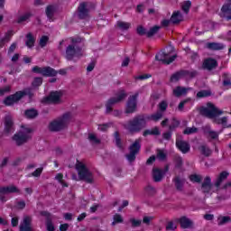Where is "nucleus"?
Returning a JSON list of instances; mask_svg holds the SVG:
<instances>
[{"label":"nucleus","instance_id":"5701e85b","mask_svg":"<svg viewBox=\"0 0 231 231\" xmlns=\"http://www.w3.org/2000/svg\"><path fill=\"white\" fill-rule=\"evenodd\" d=\"M116 105V97H111L106 103V115H111L113 113V107Z\"/></svg>","mask_w":231,"mask_h":231},{"label":"nucleus","instance_id":"864d4df0","mask_svg":"<svg viewBox=\"0 0 231 231\" xmlns=\"http://www.w3.org/2000/svg\"><path fill=\"white\" fill-rule=\"evenodd\" d=\"M14 36V32L13 31H8L7 32H5V35L4 38H2L4 41H5L6 42H10V41L12 40V37Z\"/></svg>","mask_w":231,"mask_h":231},{"label":"nucleus","instance_id":"423d86ee","mask_svg":"<svg viewBox=\"0 0 231 231\" xmlns=\"http://www.w3.org/2000/svg\"><path fill=\"white\" fill-rule=\"evenodd\" d=\"M174 51V48L168 47L165 51H160L156 56V60L162 62V64H171L176 60V55L172 54Z\"/></svg>","mask_w":231,"mask_h":231},{"label":"nucleus","instance_id":"ea45409f","mask_svg":"<svg viewBox=\"0 0 231 231\" xmlns=\"http://www.w3.org/2000/svg\"><path fill=\"white\" fill-rule=\"evenodd\" d=\"M160 30V26H153L152 27L149 32H146L147 37H152L153 35H156Z\"/></svg>","mask_w":231,"mask_h":231},{"label":"nucleus","instance_id":"9b49d317","mask_svg":"<svg viewBox=\"0 0 231 231\" xmlns=\"http://www.w3.org/2000/svg\"><path fill=\"white\" fill-rule=\"evenodd\" d=\"M19 100H22L21 94L19 93V91H16L14 94L6 97L4 99L3 104L4 106H14V104H17Z\"/></svg>","mask_w":231,"mask_h":231},{"label":"nucleus","instance_id":"473e14b6","mask_svg":"<svg viewBox=\"0 0 231 231\" xmlns=\"http://www.w3.org/2000/svg\"><path fill=\"white\" fill-rule=\"evenodd\" d=\"M205 133L212 140H216V139L219 138V133L211 130L210 127H208V126H206Z\"/></svg>","mask_w":231,"mask_h":231},{"label":"nucleus","instance_id":"dca6fc26","mask_svg":"<svg viewBox=\"0 0 231 231\" xmlns=\"http://www.w3.org/2000/svg\"><path fill=\"white\" fill-rule=\"evenodd\" d=\"M176 147L182 152L183 154H187L189 151H190V144L187 143L186 141H183L180 138H177L176 140Z\"/></svg>","mask_w":231,"mask_h":231},{"label":"nucleus","instance_id":"f3484780","mask_svg":"<svg viewBox=\"0 0 231 231\" xmlns=\"http://www.w3.org/2000/svg\"><path fill=\"white\" fill-rule=\"evenodd\" d=\"M0 194H21V189L14 185L0 187Z\"/></svg>","mask_w":231,"mask_h":231},{"label":"nucleus","instance_id":"2eb2a0df","mask_svg":"<svg viewBox=\"0 0 231 231\" xmlns=\"http://www.w3.org/2000/svg\"><path fill=\"white\" fill-rule=\"evenodd\" d=\"M40 215L46 217V228L47 231H55V226H53V221L51 220V213L48 211H41Z\"/></svg>","mask_w":231,"mask_h":231},{"label":"nucleus","instance_id":"13d9d810","mask_svg":"<svg viewBox=\"0 0 231 231\" xmlns=\"http://www.w3.org/2000/svg\"><path fill=\"white\" fill-rule=\"evenodd\" d=\"M190 181H193L194 183H199L201 181V176L199 175H191L189 177Z\"/></svg>","mask_w":231,"mask_h":231},{"label":"nucleus","instance_id":"7c9ffc66","mask_svg":"<svg viewBox=\"0 0 231 231\" xmlns=\"http://www.w3.org/2000/svg\"><path fill=\"white\" fill-rule=\"evenodd\" d=\"M190 90V88L177 87L173 89V95L175 97H181L182 95H187V93Z\"/></svg>","mask_w":231,"mask_h":231},{"label":"nucleus","instance_id":"bf43d9fd","mask_svg":"<svg viewBox=\"0 0 231 231\" xmlns=\"http://www.w3.org/2000/svg\"><path fill=\"white\" fill-rule=\"evenodd\" d=\"M16 49H17V42H13L8 49V54L10 55L11 53H14Z\"/></svg>","mask_w":231,"mask_h":231},{"label":"nucleus","instance_id":"0eeeda50","mask_svg":"<svg viewBox=\"0 0 231 231\" xmlns=\"http://www.w3.org/2000/svg\"><path fill=\"white\" fill-rule=\"evenodd\" d=\"M32 73H37L38 75H42V77H57L58 71L51 67H39L34 66L32 69Z\"/></svg>","mask_w":231,"mask_h":231},{"label":"nucleus","instance_id":"b1692460","mask_svg":"<svg viewBox=\"0 0 231 231\" xmlns=\"http://www.w3.org/2000/svg\"><path fill=\"white\" fill-rule=\"evenodd\" d=\"M179 223H180L181 228H192V226L194 225L192 220H190V218H189L187 217H181L179 219Z\"/></svg>","mask_w":231,"mask_h":231},{"label":"nucleus","instance_id":"f8f14e48","mask_svg":"<svg viewBox=\"0 0 231 231\" xmlns=\"http://www.w3.org/2000/svg\"><path fill=\"white\" fill-rule=\"evenodd\" d=\"M78 17L79 19L84 20L89 17V9H88V4L82 2L78 7Z\"/></svg>","mask_w":231,"mask_h":231},{"label":"nucleus","instance_id":"09e8293b","mask_svg":"<svg viewBox=\"0 0 231 231\" xmlns=\"http://www.w3.org/2000/svg\"><path fill=\"white\" fill-rule=\"evenodd\" d=\"M183 71L173 74L171 78V82H178L181 77H183Z\"/></svg>","mask_w":231,"mask_h":231},{"label":"nucleus","instance_id":"4be33fe9","mask_svg":"<svg viewBox=\"0 0 231 231\" xmlns=\"http://www.w3.org/2000/svg\"><path fill=\"white\" fill-rule=\"evenodd\" d=\"M4 125H5L4 132L6 134H10V133H12V130L14 129V121L12 120V117L6 116L5 118Z\"/></svg>","mask_w":231,"mask_h":231},{"label":"nucleus","instance_id":"cd10ccee","mask_svg":"<svg viewBox=\"0 0 231 231\" xmlns=\"http://www.w3.org/2000/svg\"><path fill=\"white\" fill-rule=\"evenodd\" d=\"M25 118L29 120H33V118H37L39 116V112L34 108H30L24 111Z\"/></svg>","mask_w":231,"mask_h":231},{"label":"nucleus","instance_id":"c756f323","mask_svg":"<svg viewBox=\"0 0 231 231\" xmlns=\"http://www.w3.org/2000/svg\"><path fill=\"white\" fill-rule=\"evenodd\" d=\"M26 42H25V46L27 48L32 49L33 46H35V37H33V34L32 32H29L26 34Z\"/></svg>","mask_w":231,"mask_h":231},{"label":"nucleus","instance_id":"c9c22d12","mask_svg":"<svg viewBox=\"0 0 231 231\" xmlns=\"http://www.w3.org/2000/svg\"><path fill=\"white\" fill-rule=\"evenodd\" d=\"M44 171V168L40 167L37 168L34 171L27 175V178H41V174H42V171Z\"/></svg>","mask_w":231,"mask_h":231},{"label":"nucleus","instance_id":"9d476101","mask_svg":"<svg viewBox=\"0 0 231 231\" xmlns=\"http://www.w3.org/2000/svg\"><path fill=\"white\" fill-rule=\"evenodd\" d=\"M137 106H138V93L134 94L128 97L125 113L127 114L136 113Z\"/></svg>","mask_w":231,"mask_h":231},{"label":"nucleus","instance_id":"4c0bfd02","mask_svg":"<svg viewBox=\"0 0 231 231\" xmlns=\"http://www.w3.org/2000/svg\"><path fill=\"white\" fill-rule=\"evenodd\" d=\"M32 15V13H25L23 15H21L17 20L18 24L28 21Z\"/></svg>","mask_w":231,"mask_h":231},{"label":"nucleus","instance_id":"ddd939ff","mask_svg":"<svg viewBox=\"0 0 231 231\" xmlns=\"http://www.w3.org/2000/svg\"><path fill=\"white\" fill-rule=\"evenodd\" d=\"M13 140L16 143V145L21 146L30 140V135L23 132H18L13 136Z\"/></svg>","mask_w":231,"mask_h":231},{"label":"nucleus","instance_id":"338daca9","mask_svg":"<svg viewBox=\"0 0 231 231\" xmlns=\"http://www.w3.org/2000/svg\"><path fill=\"white\" fill-rule=\"evenodd\" d=\"M137 33L139 35H145V33L147 32H145V29L143 26H139L137 27Z\"/></svg>","mask_w":231,"mask_h":231},{"label":"nucleus","instance_id":"4468645a","mask_svg":"<svg viewBox=\"0 0 231 231\" xmlns=\"http://www.w3.org/2000/svg\"><path fill=\"white\" fill-rule=\"evenodd\" d=\"M221 17L227 21L231 19V0H226L221 8Z\"/></svg>","mask_w":231,"mask_h":231},{"label":"nucleus","instance_id":"052dcab7","mask_svg":"<svg viewBox=\"0 0 231 231\" xmlns=\"http://www.w3.org/2000/svg\"><path fill=\"white\" fill-rule=\"evenodd\" d=\"M146 79H151V74H143V75L135 77V80H146Z\"/></svg>","mask_w":231,"mask_h":231},{"label":"nucleus","instance_id":"6e6552de","mask_svg":"<svg viewBox=\"0 0 231 231\" xmlns=\"http://www.w3.org/2000/svg\"><path fill=\"white\" fill-rule=\"evenodd\" d=\"M140 143H142V140L137 139L129 147L130 152H129V154L126 155V160L130 163H133V162H134V160H136V154H138V152H140V149L142 147V145Z\"/></svg>","mask_w":231,"mask_h":231},{"label":"nucleus","instance_id":"4d7b16f0","mask_svg":"<svg viewBox=\"0 0 231 231\" xmlns=\"http://www.w3.org/2000/svg\"><path fill=\"white\" fill-rule=\"evenodd\" d=\"M116 146L118 149H120V151H124V148L125 147V143H124V142H122L118 136L116 137Z\"/></svg>","mask_w":231,"mask_h":231},{"label":"nucleus","instance_id":"2f4dec72","mask_svg":"<svg viewBox=\"0 0 231 231\" xmlns=\"http://www.w3.org/2000/svg\"><path fill=\"white\" fill-rule=\"evenodd\" d=\"M206 48H208V50L217 51V50H223V48H225V45L223 43L209 42L206 44Z\"/></svg>","mask_w":231,"mask_h":231},{"label":"nucleus","instance_id":"f704fd0d","mask_svg":"<svg viewBox=\"0 0 231 231\" xmlns=\"http://www.w3.org/2000/svg\"><path fill=\"white\" fill-rule=\"evenodd\" d=\"M174 181H175V187L177 190H183V185L185 184V180L180 177H176L174 179Z\"/></svg>","mask_w":231,"mask_h":231},{"label":"nucleus","instance_id":"0e129e2a","mask_svg":"<svg viewBox=\"0 0 231 231\" xmlns=\"http://www.w3.org/2000/svg\"><path fill=\"white\" fill-rule=\"evenodd\" d=\"M190 99H185L183 101H181L179 106H178V109L179 111H183V107H185V104H187V102H189Z\"/></svg>","mask_w":231,"mask_h":231},{"label":"nucleus","instance_id":"603ef678","mask_svg":"<svg viewBox=\"0 0 231 231\" xmlns=\"http://www.w3.org/2000/svg\"><path fill=\"white\" fill-rule=\"evenodd\" d=\"M167 158V155L163 152V150H158L157 151V159L160 160L161 162H163Z\"/></svg>","mask_w":231,"mask_h":231},{"label":"nucleus","instance_id":"f03ea898","mask_svg":"<svg viewBox=\"0 0 231 231\" xmlns=\"http://www.w3.org/2000/svg\"><path fill=\"white\" fill-rule=\"evenodd\" d=\"M71 44L67 46L65 51V59L67 60H73L75 57H82V48L78 46L79 39L71 38Z\"/></svg>","mask_w":231,"mask_h":231},{"label":"nucleus","instance_id":"8fccbe9b","mask_svg":"<svg viewBox=\"0 0 231 231\" xmlns=\"http://www.w3.org/2000/svg\"><path fill=\"white\" fill-rule=\"evenodd\" d=\"M88 140L92 143H97V144L100 143V139L97 138V135L95 134H89Z\"/></svg>","mask_w":231,"mask_h":231},{"label":"nucleus","instance_id":"aec40b11","mask_svg":"<svg viewBox=\"0 0 231 231\" xmlns=\"http://www.w3.org/2000/svg\"><path fill=\"white\" fill-rule=\"evenodd\" d=\"M201 190L204 194L210 193L212 190V179L210 177H206L201 186Z\"/></svg>","mask_w":231,"mask_h":231},{"label":"nucleus","instance_id":"c03bdc74","mask_svg":"<svg viewBox=\"0 0 231 231\" xmlns=\"http://www.w3.org/2000/svg\"><path fill=\"white\" fill-rule=\"evenodd\" d=\"M190 6H192V3L190 1H186L182 3L181 8L185 14H189Z\"/></svg>","mask_w":231,"mask_h":231},{"label":"nucleus","instance_id":"de8ad7c7","mask_svg":"<svg viewBox=\"0 0 231 231\" xmlns=\"http://www.w3.org/2000/svg\"><path fill=\"white\" fill-rule=\"evenodd\" d=\"M207 97H210V91L208 90H201L197 93V98H205Z\"/></svg>","mask_w":231,"mask_h":231},{"label":"nucleus","instance_id":"69168bd1","mask_svg":"<svg viewBox=\"0 0 231 231\" xmlns=\"http://www.w3.org/2000/svg\"><path fill=\"white\" fill-rule=\"evenodd\" d=\"M10 87H5L4 88H0V97H3L5 93H9Z\"/></svg>","mask_w":231,"mask_h":231},{"label":"nucleus","instance_id":"6e6d98bb","mask_svg":"<svg viewBox=\"0 0 231 231\" xmlns=\"http://www.w3.org/2000/svg\"><path fill=\"white\" fill-rule=\"evenodd\" d=\"M176 228H178V226L172 221L168 222L166 225V230H176Z\"/></svg>","mask_w":231,"mask_h":231},{"label":"nucleus","instance_id":"3c124183","mask_svg":"<svg viewBox=\"0 0 231 231\" xmlns=\"http://www.w3.org/2000/svg\"><path fill=\"white\" fill-rule=\"evenodd\" d=\"M184 134H194V133H198V128L192 126V127H188L184 130Z\"/></svg>","mask_w":231,"mask_h":231},{"label":"nucleus","instance_id":"412c9836","mask_svg":"<svg viewBox=\"0 0 231 231\" xmlns=\"http://www.w3.org/2000/svg\"><path fill=\"white\" fill-rule=\"evenodd\" d=\"M214 124L222 125L223 129H230L231 128V123H228V116L215 118Z\"/></svg>","mask_w":231,"mask_h":231},{"label":"nucleus","instance_id":"f257e3e1","mask_svg":"<svg viewBox=\"0 0 231 231\" xmlns=\"http://www.w3.org/2000/svg\"><path fill=\"white\" fill-rule=\"evenodd\" d=\"M69 120H71V115L69 113H66L62 117H59L58 119L51 121L49 124V130L52 133H59V131L66 129L68 124H69Z\"/></svg>","mask_w":231,"mask_h":231},{"label":"nucleus","instance_id":"e2e57ef3","mask_svg":"<svg viewBox=\"0 0 231 231\" xmlns=\"http://www.w3.org/2000/svg\"><path fill=\"white\" fill-rule=\"evenodd\" d=\"M167 106H168L167 101H162L159 104V109L161 111H166L167 110Z\"/></svg>","mask_w":231,"mask_h":231},{"label":"nucleus","instance_id":"72a5a7b5","mask_svg":"<svg viewBox=\"0 0 231 231\" xmlns=\"http://www.w3.org/2000/svg\"><path fill=\"white\" fill-rule=\"evenodd\" d=\"M162 133L160 132V128L158 127H154L152 128V130H145L143 133V136H149L150 135H153V136H158L160 135Z\"/></svg>","mask_w":231,"mask_h":231},{"label":"nucleus","instance_id":"79ce46f5","mask_svg":"<svg viewBox=\"0 0 231 231\" xmlns=\"http://www.w3.org/2000/svg\"><path fill=\"white\" fill-rule=\"evenodd\" d=\"M48 41H50V37L46 35H42L39 42V45L41 46V48H46V45L48 44Z\"/></svg>","mask_w":231,"mask_h":231},{"label":"nucleus","instance_id":"bb28decb","mask_svg":"<svg viewBox=\"0 0 231 231\" xmlns=\"http://www.w3.org/2000/svg\"><path fill=\"white\" fill-rule=\"evenodd\" d=\"M226 178H228V172L222 171L215 181V187H217V189H219V187H221V183H223V181H225Z\"/></svg>","mask_w":231,"mask_h":231},{"label":"nucleus","instance_id":"a878e982","mask_svg":"<svg viewBox=\"0 0 231 231\" xmlns=\"http://www.w3.org/2000/svg\"><path fill=\"white\" fill-rule=\"evenodd\" d=\"M20 93V97L23 99V97H28L30 100H32L33 98V97H35V93L33 92V89L28 88H25L23 90H20L18 91Z\"/></svg>","mask_w":231,"mask_h":231},{"label":"nucleus","instance_id":"a18cd8bd","mask_svg":"<svg viewBox=\"0 0 231 231\" xmlns=\"http://www.w3.org/2000/svg\"><path fill=\"white\" fill-rule=\"evenodd\" d=\"M200 152H202L204 156H210V154H212V150L205 145H202L200 146Z\"/></svg>","mask_w":231,"mask_h":231},{"label":"nucleus","instance_id":"37998d69","mask_svg":"<svg viewBox=\"0 0 231 231\" xmlns=\"http://www.w3.org/2000/svg\"><path fill=\"white\" fill-rule=\"evenodd\" d=\"M125 97H127V94H125V91L123 89H120L116 95V102H122V100H124Z\"/></svg>","mask_w":231,"mask_h":231},{"label":"nucleus","instance_id":"393cba45","mask_svg":"<svg viewBox=\"0 0 231 231\" xmlns=\"http://www.w3.org/2000/svg\"><path fill=\"white\" fill-rule=\"evenodd\" d=\"M164 174H165V172H163V170H160L158 168H154L152 170V178H153V180L156 182L163 180Z\"/></svg>","mask_w":231,"mask_h":231},{"label":"nucleus","instance_id":"58836bf2","mask_svg":"<svg viewBox=\"0 0 231 231\" xmlns=\"http://www.w3.org/2000/svg\"><path fill=\"white\" fill-rule=\"evenodd\" d=\"M163 116V113L157 112L155 114H152L148 117V120H152L153 122H158L159 120H162V117Z\"/></svg>","mask_w":231,"mask_h":231},{"label":"nucleus","instance_id":"5fc2aeb1","mask_svg":"<svg viewBox=\"0 0 231 231\" xmlns=\"http://www.w3.org/2000/svg\"><path fill=\"white\" fill-rule=\"evenodd\" d=\"M130 223L132 224V226L135 228L136 226H140V225H142V220L136 218H130Z\"/></svg>","mask_w":231,"mask_h":231},{"label":"nucleus","instance_id":"e433bc0d","mask_svg":"<svg viewBox=\"0 0 231 231\" xmlns=\"http://www.w3.org/2000/svg\"><path fill=\"white\" fill-rule=\"evenodd\" d=\"M230 221H231V218L228 216H226V217L220 216L217 218V224L219 226L226 225V223H230Z\"/></svg>","mask_w":231,"mask_h":231},{"label":"nucleus","instance_id":"20e7f679","mask_svg":"<svg viewBox=\"0 0 231 231\" xmlns=\"http://www.w3.org/2000/svg\"><path fill=\"white\" fill-rule=\"evenodd\" d=\"M145 117L143 116H138L133 120L129 121L125 127L130 133H139L143 127H145Z\"/></svg>","mask_w":231,"mask_h":231},{"label":"nucleus","instance_id":"680f3d73","mask_svg":"<svg viewBox=\"0 0 231 231\" xmlns=\"http://www.w3.org/2000/svg\"><path fill=\"white\" fill-rule=\"evenodd\" d=\"M107 129H109V124H103V125H99L98 126V130L102 131V133H106Z\"/></svg>","mask_w":231,"mask_h":231},{"label":"nucleus","instance_id":"7ed1b4c3","mask_svg":"<svg viewBox=\"0 0 231 231\" xmlns=\"http://www.w3.org/2000/svg\"><path fill=\"white\" fill-rule=\"evenodd\" d=\"M76 170L78 171V176L80 181H85L90 185L93 183V173L88 169V166L83 162H78L76 164Z\"/></svg>","mask_w":231,"mask_h":231},{"label":"nucleus","instance_id":"1a4fd4ad","mask_svg":"<svg viewBox=\"0 0 231 231\" xmlns=\"http://www.w3.org/2000/svg\"><path fill=\"white\" fill-rule=\"evenodd\" d=\"M62 98L61 91H51L49 96L42 98V104H59Z\"/></svg>","mask_w":231,"mask_h":231},{"label":"nucleus","instance_id":"a211bd4d","mask_svg":"<svg viewBox=\"0 0 231 231\" xmlns=\"http://www.w3.org/2000/svg\"><path fill=\"white\" fill-rule=\"evenodd\" d=\"M57 13V5H49L45 9V14L50 23H53V17H55V14Z\"/></svg>","mask_w":231,"mask_h":231},{"label":"nucleus","instance_id":"774afa93","mask_svg":"<svg viewBox=\"0 0 231 231\" xmlns=\"http://www.w3.org/2000/svg\"><path fill=\"white\" fill-rule=\"evenodd\" d=\"M223 85L231 88V79H225L223 81Z\"/></svg>","mask_w":231,"mask_h":231},{"label":"nucleus","instance_id":"49530a36","mask_svg":"<svg viewBox=\"0 0 231 231\" xmlns=\"http://www.w3.org/2000/svg\"><path fill=\"white\" fill-rule=\"evenodd\" d=\"M32 88H39L42 86V78L37 77L34 78L32 83Z\"/></svg>","mask_w":231,"mask_h":231},{"label":"nucleus","instance_id":"c85d7f7f","mask_svg":"<svg viewBox=\"0 0 231 231\" xmlns=\"http://www.w3.org/2000/svg\"><path fill=\"white\" fill-rule=\"evenodd\" d=\"M181 21H183V15L180 12L177 11L172 14L171 17V23L173 24H178L179 23H181Z\"/></svg>","mask_w":231,"mask_h":231},{"label":"nucleus","instance_id":"6ab92c4d","mask_svg":"<svg viewBox=\"0 0 231 231\" xmlns=\"http://www.w3.org/2000/svg\"><path fill=\"white\" fill-rule=\"evenodd\" d=\"M203 68L208 71H211V69H216V68H217V60L212 58L206 59L203 62Z\"/></svg>","mask_w":231,"mask_h":231},{"label":"nucleus","instance_id":"a19ab883","mask_svg":"<svg viewBox=\"0 0 231 231\" xmlns=\"http://www.w3.org/2000/svg\"><path fill=\"white\" fill-rule=\"evenodd\" d=\"M117 26L120 30H129L131 28V24L127 22H117Z\"/></svg>","mask_w":231,"mask_h":231},{"label":"nucleus","instance_id":"39448f33","mask_svg":"<svg viewBox=\"0 0 231 231\" xmlns=\"http://www.w3.org/2000/svg\"><path fill=\"white\" fill-rule=\"evenodd\" d=\"M200 113L203 116L207 118H215L217 116H221L223 111L214 106L212 103H208L205 106L200 108Z\"/></svg>","mask_w":231,"mask_h":231}]
</instances>
